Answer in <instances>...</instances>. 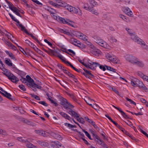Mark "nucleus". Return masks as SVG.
<instances>
[{"instance_id": "nucleus-60", "label": "nucleus", "mask_w": 148, "mask_h": 148, "mask_svg": "<svg viewBox=\"0 0 148 148\" xmlns=\"http://www.w3.org/2000/svg\"><path fill=\"white\" fill-rule=\"evenodd\" d=\"M112 90L114 91V92L116 93L118 95H119L121 96L119 94V92H118V91H117V90H116L115 88H112Z\"/></svg>"}, {"instance_id": "nucleus-40", "label": "nucleus", "mask_w": 148, "mask_h": 148, "mask_svg": "<svg viewBox=\"0 0 148 148\" xmlns=\"http://www.w3.org/2000/svg\"><path fill=\"white\" fill-rule=\"evenodd\" d=\"M30 95L32 96V97L34 98L36 100H40V99L39 96L36 95H35L34 94H31Z\"/></svg>"}, {"instance_id": "nucleus-45", "label": "nucleus", "mask_w": 148, "mask_h": 148, "mask_svg": "<svg viewBox=\"0 0 148 148\" xmlns=\"http://www.w3.org/2000/svg\"><path fill=\"white\" fill-rule=\"evenodd\" d=\"M36 49L37 50L36 51L40 55L43 56H45L43 55V52L41 51L40 50L38 49V48H36Z\"/></svg>"}, {"instance_id": "nucleus-37", "label": "nucleus", "mask_w": 148, "mask_h": 148, "mask_svg": "<svg viewBox=\"0 0 148 148\" xmlns=\"http://www.w3.org/2000/svg\"><path fill=\"white\" fill-rule=\"evenodd\" d=\"M77 120L78 122L81 123L83 124L84 123L85 121L84 119L82 117L80 118H77Z\"/></svg>"}, {"instance_id": "nucleus-13", "label": "nucleus", "mask_w": 148, "mask_h": 148, "mask_svg": "<svg viewBox=\"0 0 148 148\" xmlns=\"http://www.w3.org/2000/svg\"><path fill=\"white\" fill-rule=\"evenodd\" d=\"M3 92L5 93L4 95L5 97H6L11 100L13 101L14 100V99L13 97L12 98L11 97H12V96L10 93H8L7 92L5 91V90H4Z\"/></svg>"}, {"instance_id": "nucleus-55", "label": "nucleus", "mask_w": 148, "mask_h": 148, "mask_svg": "<svg viewBox=\"0 0 148 148\" xmlns=\"http://www.w3.org/2000/svg\"><path fill=\"white\" fill-rule=\"evenodd\" d=\"M26 34L28 35V36H31L32 37V38L34 40L36 38L32 34H29V33L27 31H26Z\"/></svg>"}, {"instance_id": "nucleus-29", "label": "nucleus", "mask_w": 148, "mask_h": 148, "mask_svg": "<svg viewBox=\"0 0 148 148\" xmlns=\"http://www.w3.org/2000/svg\"><path fill=\"white\" fill-rule=\"evenodd\" d=\"M90 52L94 55L97 56L99 53V50L97 49H96L95 50H90Z\"/></svg>"}, {"instance_id": "nucleus-3", "label": "nucleus", "mask_w": 148, "mask_h": 148, "mask_svg": "<svg viewBox=\"0 0 148 148\" xmlns=\"http://www.w3.org/2000/svg\"><path fill=\"white\" fill-rule=\"evenodd\" d=\"M58 20L60 22H62L64 24H67L73 27H75L74 25H75L74 23L69 19H65L61 17H58Z\"/></svg>"}, {"instance_id": "nucleus-12", "label": "nucleus", "mask_w": 148, "mask_h": 148, "mask_svg": "<svg viewBox=\"0 0 148 148\" xmlns=\"http://www.w3.org/2000/svg\"><path fill=\"white\" fill-rule=\"evenodd\" d=\"M41 49L42 50L45 51L49 55H52L54 56H56L55 54V51L53 50L49 49V51H48L43 47Z\"/></svg>"}, {"instance_id": "nucleus-42", "label": "nucleus", "mask_w": 148, "mask_h": 148, "mask_svg": "<svg viewBox=\"0 0 148 148\" xmlns=\"http://www.w3.org/2000/svg\"><path fill=\"white\" fill-rule=\"evenodd\" d=\"M72 130L73 131H76L78 133L82 136L81 137H83V138H84V137H85V136L84 134L83 133H82L78 131L77 129H72Z\"/></svg>"}, {"instance_id": "nucleus-10", "label": "nucleus", "mask_w": 148, "mask_h": 148, "mask_svg": "<svg viewBox=\"0 0 148 148\" xmlns=\"http://www.w3.org/2000/svg\"><path fill=\"white\" fill-rule=\"evenodd\" d=\"M73 8V9H72V13H74L75 14H77L79 15H82V13L81 11L79 9H77L74 7Z\"/></svg>"}, {"instance_id": "nucleus-54", "label": "nucleus", "mask_w": 148, "mask_h": 148, "mask_svg": "<svg viewBox=\"0 0 148 148\" xmlns=\"http://www.w3.org/2000/svg\"><path fill=\"white\" fill-rule=\"evenodd\" d=\"M84 8L86 10L89 11H92V8L90 7H87L86 6H84Z\"/></svg>"}, {"instance_id": "nucleus-5", "label": "nucleus", "mask_w": 148, "mask_h": 148, "mask_svg": "<svg viewBox=\"0 0 148 148\" xmlns=\"http://www.w3.org/2000/svg\"><path fill=\"white\" fill-rule=\"evenodd\" d=\"M125 58L127 61L134 64L136 62L137 58L131 55H127L125 56Z\"/></svg>"}, {"instance_id": "nucleus-46", "label": "nucleus", "mask_w": 148, "mask_h": 148, "mask_svg": "<svg viewBox=\"0 0 148 148\" xmlns=\"http://www.w3.org/2000/svg\"><path fill=\"white\" fill-rule=\"evenodd\" d=\"M80 138L82 140L84 143L87 145H90V144L84 138L81 137Z\"/></svg>"}, {"instance_id": "nucleus-34", "label": "nucleus", "mask_w": 148, "mask_h": 148, "mask_svg": "<svg viewBox=\"0 0 148 148\" xmlns=\"http://www.w3.org/2000/svg\"><path fill=\"white\" fill-rule=\"evenodd\" d=\"M54 137L58 139L62 140L61 136L58 134H54L53 135Z\"/></svg>"}, {"instance_id": "nucleus-62", "label": "nucleus", "mask_w": 148, "mask_h": 148, "mask_svg": "<svg viewBox=\"0 0 148 148\" xmlns=\"http://www.w3.org/2000/svg\"><path fill=\"white\" fill-rule=\"evenodd\" d=\"M99 68L101 69H102L103 71H105L106 70V66H103V65H101L99 64Z\"/></svg>"}, {"instance_id": "nucleus-6", "label": "nucleus", "mask_w": 148, "mask_h": 148, "mask_svg": "<svg viewBox=\"0 0 148 148\" xmlns=\"http://www.w3.org/2000/svg\"><path fill=\"white\" fill-rule=\"evenodd\" d=\"M131 39L134 42H137L138 44H140L142 45H145V44L143 41L142 42L141 40V39L138 38L136 35L132 36L131 37Z\"/></svg>"}, {"instance_id": "nucleus-1", "label": "nucleus", "mask_w": 148, "mask_h": 148, "mask_svg": "<svg viewBox=\"0 0 148 148\" xmlns=\"http://www.w3.org/2000/svg\"><path fill=\"white\" fill-rule=\"evenodd\" d=\"M93 39V40L96 43L98 44L101 47L106 48V43L102 39L100 38L99 37L97 36H94L92 37Z\"/></svg>"}, {"instance_id": "nucleus-22", "label": "nucleus", "mask_w": 148, "mask_h": 148, "mask_svg": "<svg viewBox=\"0 0 148 148\" xmlns=\"http://www.w3.org/2000/svg\"><path fill=\"white\" fill-rule=\"evenodd\" d=\"M58 3H60L59 5H58V6H62L64 8H66L68 5L67 3L63 1H61L60 2H58Z\"/></svg>"}, {"instance_id": "nucleus-63", "label": "nucleus", "mask_w": 148, "mask_h": 148, "mask_svg": "<svg viewBox=\"0 0 148 148\" xmlns=\"http://www.w3.org/2000/svg\"><path fill=\"white\" fill-rule=\"evenodd\" d=\"M90 50H95L96 49H97L96 47H94L93 45H90Z\"/></svg>"}, {"instance_id": "nucleus-58", "label": "nucleus", "mask_w": 148, "mask_h": 148, "mask_svg": "<svg viewBox=\"0 0 148 148\" xmlns=\"http://www.w3.org/2000/svg\"><path fill=\"white\" fill-rule=\"evenodd\" d=\"M105 116L107 117L109 120H110L111 122H112L113 123L115 122L114 121H113L111 117H110V116H109L107 114H106L105 115Z\"/></svg>"}, {"instance_id": "nucleus-21", "label": "nucleus", "mask_w": 148, "mask_h": 148, "mask_svg": "<svg viewBox=\"0 0 148 148\" xmlns=\"http://www.w3.org/2000/svg\"><path fill=\"white\" fill-rule=\"evenodd\" d=\"M37 142L40 145L43 147H45L47 145V143L45 142L39 140L37 141Z\"/></svg>"}, {"instance_id": "nucleus-2", "label": "nucleus", "mask_w": 148, "mask_h": 148, "mask_svg": "<svg viewBox=\"0 0 148 148\" xmlns=\"http://www.w3.org/2000/svg\"><path fill=\"white\" fill-rule=\"evenodd\" d=\"M9 14L12 20L17 23L16 24V25L18 27H21V30L24 32L26 34V31H27L25 27H24L22 24H20L19 21L18 20L16 19L15 17L11 14L9 13Z\"/></svg>"}, {"instance_id": "nucleus-31", "label": "nucleus", "mask_w": 148, "mask_h": 148, "mask_svg": "<svg viewBox=\"0 0 148 148\" xmlns=\"http://www.w3.org/2000/svg\"><path fill=\"white\" fill-rule=\"evenodd\" d=\"M45 8V10L50 12L51 14H55L53 12V10L55 11V10H54L53 9L50 8H49L48 7H46Z\"/></svg>"}, {"instance_id": "nucleus-25", "label": "nucleus", "mask_w": 148, "mask_h": 148, "mask_svg": "<svg viewBox=\"0 0 148 148\" xmlns=\"http://www.w3.org/2000/svg\"><path fill=\"white\" fill-rule=\"evenodd\" d=\"M35 83L34 81V82H27L26 83V85L27 86H28L30 87L31 88H33V86H34V84Z\"/></svg>"}, {"instance_id": "nucleus-41", "label": "nucleus", "mask_w": 148, "mask_h": 148, "mask_svg": "<svg viewBox=\"0 0 148 148\" xmlns=\"http://www.w3.org/2000/svg\"><path fill=\"white\" fill-rule=\"evenodd\" d=\"M77 46L79 47L81 49H83L85 48V45L82 43H80Z\"/></svg>"}, {"instance_id": "nucleus-23", "label": "nucleus", "mask_w": 148, "mask_h": 148, "mask_svg": "<svg viewBox=\"0 0 148 148\" xmlns=\"http://www.w3.org/2000/svg\"><path fill=\"white\" fill-rule=\"evenodd\" d=\"M69 96L71 97V98L74 101L78 104H79V101L76 98V97L73 95L70 94Z\"/></svg>"}, {"instance_id": "nucleus-44", "label": "nucleus", "mask_w": 148, "mask_h": 148, "mask_svg": "<svg viewBox=\"0 0 148 148\" xmlns=\"http://www.w3.org/2000/svg\"><path fill=\"white\" fill-rule=\"evenodd\" d=\"M10 9L14 12H15L16 11L18 10V9L14 7V6H12V7H10Z\"/></svg>"}, {"instance_id": "nucleus-61", "label": "nucleus", "mask_w": 148, "mask_h": 148, "mask_svg": "<svg viewBox=\"0 0 148 148\" xmlns=\"http://www.w3.org/2000/svg\"><path fill=\"white\" fill-rule=\"evenodd\" d=\"M122 132H123V133L127 135L129 137H130L131 135L129 134L127 131L125 130L124 129V130L122 131Z\"/></svg>"}, {"instance_id": "nucleus-27", "label": "nucleus", "mask_w": 148, "mask_h": 148, "mask_svg": "<svg viewBox=\"0 0 148 148\" xmlns=\"http://www.w3.org/2000/svg\"><path fill=\"white\" fill-rule=\"evenodd\" d=\"M126 30L127 31L128 33L131 36V38L132 36H135V34L134 32L132 33V30L128 28H126Z\"/></svg>"}, {"instance_id": "nucleus-38", "label": "nucleus", "mask_w": 148, "mask_h": 148, "mask_svg": "<svg viewBox=\"0 0 148 148\" xmlns=\"http://www.w3.org/2000/svg\"><path fill=\"white\" fill-rule=\"evenodd\" d=\"M91 134L92 135V136L94 137V138H95V139L98 140V139H99V137L96 134H94L93 132H91Z\"/></svg>"}, {"instance_id": "nucleus-47", "label": "nucleus", "mask_w": 148, "mask_h": 148, "mask_svg": "<svg viewBox=\"0 0 148 148\" xmlns=\"http://www.w3.org/2000/svg\"><path fill=\"white\" fill-rule=\"evenodd\" d=\"M38 103H39L41 104L46 107L48 105L44 101H40L38 102Z\"/></svg>"}, {"instance_id": "nucleus-9", "label": "nucleus", "mask_w": 148, "mask_h": 148, "mask_svg": "<svg viewBox=\"0 0 148 148\" xmlns=\"http://www.w3.org/2000/svg\"><path fill=\"white\" fill-rule=\"evenodd\" d=\"M68 113L74 118H79V116L77 113L75 111L72 110V109L71 110H69Z\"/></svg>"}, {"instance_id": "nucleus-50", "label": "nucleus", "mask_w": 148, "mask_h": 148, "mask_svg": "<svg viewBox=\"0 0 148 148\" xmlns=\"http://www.w3.org/2000/svg\"><path fill=\"white\" fill-rule=\"evenodd\" d=\"M20 80L23 83H24L25 84H26L27 82V80H26V79L25 78L22 77L20 79Z\"/></svg>"}, {"instance_id": "nucleus-53", "label": "nucleus", "mask_w": 148, "mask_h": 148, "mask_svg": "<svg viewBox=\"0 0 148 148\" xmlns=\"http://www.w3.org/2000/svg\"><path fill=\"white\" fill-rule=\"evenodd\" d=\"M119 17H120L121 18H122L123 20H124V21H126L125 20H127V18H126L125 16L122 14L119 15Z\"/></svg>"}, {"instance_id": "nucleus-26", "label": "nucleus", "mask_w": 148, "mask_h": 148, "mask_svg": "<svg viewBox=\"0 0 148 148\" xmlns=\"http://www.w3.org/2000/svg\"><path fill=\"white\" fill-rule=\"evenodd\" d=\"M89 2L92 8L95 5H96L97 3L94 0H90Z\"/></svg>"}, {"instance_id": "nucleus-24", "label": "nucleus", "mask_w": 148, "mask_h": 148, "mask_svg": "<svg viewBox=\"0 0 148 148\" xmlns=\"http://www.w3.org/2000/svg\"><path fill=\"white\" fill-rule=\"evenodd\" d=\"M138 86L139 87L141 88L143 90H146L147 89L146 87L144 86V84L141 82L139 81Z\"/></svg>"}, {"instance_id": "nucleus-20", "label": "nucleus", "mask_w": 148, "mask_h": 148, "mask_svg": "<svg viewBox=\"0 0 148 148\" xmlns=\"http://www.w3.org/2000/svg\"><path fill=\"white\" fill-rule=\"evenodd\" d=\"M5 62L6 64L9 66H12L13 65V64L12 62H11V61L10 59L5 58Z\"/></svg>"}, {"instance_id": "nucleus-7", "label": "nucleus", "mask_w": 148, "mask_h": 148, "mask_svg": "<svg viewBox=\"0 0 148 148\" xmlns=\"http://www.w3.org/2000/svg\"><path fill=\"white\" fill-rule=\"evenodd\" d=\"M8 79L12 82L15 83L17 82L18 81V79L17 77L12 73L10 74V76Z\"/></svg>"}, {"instance_id": "nucleus-16", "label": "nucleus", "mask_w": 148, "mask_h": 148, "mask_svg": "<svg viewBox=\"0 0 148 148\" xmlns=\"http://www.w3.org/2000/svg\"><path fill=\"white\" fill-rule=\"evenodd\" d=\"M5 52L8 55L11 57V59H13L15 61L16 60V59L15 58L14 56L11 52L8 51H5Z\"/></svg>"}, {"instance_id": "nucleus-57", "label": "nucleus", "mask_w": 148, "mask_h": 148, "mask_svg": "<svg viewBox=\"0 0 148 148\" xmlns=\"http://www.w3.org/2000/svg\"><path fill=\"white\" fill-rule=\"evenodd\" d=\"M64 124L65 126L68 127L69 128H72V125L67 123H65Z\"/></svg>"}, {"instance_id": "nucleus-51", "label": "nucleus", "mask_w": 148, "mask_h": 148, "mask_svg": "<svg viewBox=\"0 0 148 148\" xmlns=\"http://www.w3.org/2000/svg\"><path fill=\"white\" fill-rule=\"evenodd\" d=\"M67 102H68L67 100L63 98L62 100L60 102V104L62 105V104H67Z\"/></svg>"}, {"instance_id": "nucleus-15", "label": "nucleus", "mask_w": 148, "mask_h": 148, "mask_svg": "<svg viewBox=\"0 0 148 148\" xmlns=\"http://www.w3.org/2000/svg\"><path fill=\"white\" fill-rule=\"evenodd\" d=\"M70 41L71 43L76 46L78 45V44L81 43L80 41L75 38L71 39Z\"/></svg>"}, {"instance_id": "nucleus-11", "label": "nucleus", "mask_w": 148, "mask_h": 148, "mask_svg": "<svg viewBox=\"0 0 148 148\" xmlns=\"http://www.w3.org/2000/svg\"><path fill=\"white\" fill-rule=\"evenodd\" d=\"M59 114L65 119L70 120L71 119V117L69 115L63 112H59Z\"/></svg>"}, {"instance_id": "nucleus-49", "label": "nucleus", "mask_w": 148, "mask_h": 148, "mask_svg": "<svg viewBox=\"0 0 148 148\" xmlns=\"http://www.w3.org/2000/svg\"><path fill=\"white\" fill-rule=\"evenodd\" d=\"M110 42H115L117 41L116 40L115 38L112 37H110Z\"/></svg>"}, {"instance_id": "nucleus-30", "label": "nucleus", "mask_w": 148, "mask_h": 148, "mask_svg": "<svg viewBox=\"0 0 148 148\" xmlns=\"http://www.w3.org/2000/svg\"><path fill=\"white\" fill-rule=\"evenodd\" d=\"M26 146L29 148H37V147L31 143H29L26 145Z\"/></svg>"}, {"instance_id": "nucleus-36", "label": "nucleus", "mask_w": 148, "mask_h": 148, "mask_svg": "<svg viewBox=\"0 0 148 148\" xmlns=\"http://www.w3.org/2000/svg\"><path fill=\"white\" fill-rule=\"evenodd\" d=\"M121 131H123L124 130V129L122 127H121L116 122L113 123Z\"/></svg>"}, {"instance_id": "nucleus-39", "label": "nucleus", "mask_w": 148, "mask_h": 148, "mask_svg": "<svg viewBox=\"0 0 148 148\" xmlns=\"http://www.w3.org/2000/svg\"><path fill=\"white\" fill-rule=\"evenodd\" d=\"M94 140L97 142V143L100 145H101L102 143L104 142L103 140H102L100 137L99 138V139L98 140L95 139Z\"/></svg>"}, {"instance_id": "nucleus-43", "label": "nucleus", "mask_w": 148, "mask_h": 148, "mask_svg": "<svg viewBox=\"0 0 148 148\" xmlns=\"http://www.w3.org/2000/svg\"><path fill=\"white\" fill-rule=\"evenodd\" d=\"M62 105L63 106L64 108L66 110H67V109H69L70 110H71V108H70V107H69V106L67 105L66 104H62Z\"/></svg>"}, {"instance_id": "nucleus-28", "label": "nucleus", "mask_w": 148, "mask_h": 148, "mask_svg": "<svg viewBox=\"0 0 148 148\" xmlns=\"http://www.w3.org/2000/svg\"><path fill=\"white\" fill-rule=\"evenodd\" d=\"M137 73L141 77L144 79H145V77L147 78H148V76L145 75L143 73L140 72H138Z\"/></svg>"}, {"instance_id": "nucleus-56", "label": "nucleus", "mask_w": 148, "mask_h": 148, "mask_svg": "<svg viewBox=\"0 0 148 148\" xmlns=\"http://www.w3.org/2000/svg\"><path fill=\"white\" fill-rule=\"evenodd\" d=\"M49 3L50 4L53 5V6H56L57 7L58 6V5L56 4L52 1H49Z\"/></svg>"}, {"instance_id": "nucleus-19", "label": "nucleus", "mask_w": 148, "mask_h": 148, "mask_svg": "<svg viewBox=\"0 0 148 148\" xmlns=\"http://www.w3.org/2000/svg\"><path fill=\"white\" fill-rule=\"evenodd\" d=\"M24 122L29 125H30L33 126H36V124L34 123L28 121L27 120H25L24 121Z\"/></svg>"}, {"instance_id": "nucleus-17", "label": "nucleus", "mask_w": 148, "mask_h": 148, "mask_svg": "<svg viewBox=\"0 0 148 148\" xmlns=\"http://www.w3.org/2000/svg\"><path fill=\"white\" fill-rule=\"evenodd\" d=\"M59 31L63 33L64 34H66L69 36H72V35L69 32L68 30L66 29H60Z\"/></svg>"}, {"instance_id": "nucleus-18", "label": "nucleus", "mask_w": 148, "mask_h": 148, "mask_svg": "<svg viewBox=\"0 0 148 148\" xmlns=\"http://www.w3.org/2000/svg\"><path fill=\"white\" fill-rule=\"evenodd\" d=\"M136 62H134V64H136L137 66L140 67H143L144 66V63L142 62L138 61L137 58L136 59Z\"/></svg>"}, {"instance_id": "nucleus-4", "label": "nucleus", "mask_w": 148, "mask_h": 148, "mask_svg": "<svg viewBox=\"0 0 148 148\" xmlns=\"http://www.w3.org/2000/svg\"><path fill=\"white\" fill-rule=\"evenodd\" d=\"M106 57L108 60L114 64H117L119 62L118 59L115 56H112L109 53H107L106 55Z\"/></svg>"}, {"instance_id": "nucleus-59", "label": "nucleus", "mask_w": 148, "mask_h": 148, "mask_svg": "<svg viewBox=\"0 0 148 148\" xmlns=\"http://www.w3.org/2000/svg\"><path fill=\"white\" fill-rule=\"evenodd\" d=\"M35 132L36 133L40 135H41V134H42V131H41L40 130H36L35 131Z\"/></svg>"}, {"instance_id": "nucleus-52", "label": "nucleus", "mask_w": 148, "mask_h": 148, "mask_svg": "<svg viewBox=\"0 0 148 148\" xmlns=\"http://www.w3.org/2000/svg\"><path fill=\"white\" fill-rule=\"evenodd\" d=\"M29 46L33 48L35 51H37V50L36 49V48H37L32 43H30V44H29Z\"/></svg>"}, {"instance_id": "nucleus-33", "label": "nucleus", "mask_w": 148, "mask_h": 148, "mask_svg": "<svg viewBox=\"0 0 148 148\" xmlns=\"http://www.w3.org/2000/svg\"><path fill=\"white\" fill-rule=\"evenodd\" d=\"M26 80H27V82H34V80L29 75H27L26 76Z\"/></svg>"}, {"instance_id": "nucleus-48", "label": "nucleus", "mask_w": 148, "mask_h": 148, "mask_svg": "<svg viewBox=\"0 0 148 148\" xmlns=\"http://www.w3.org/2000/svg\"><path fill=\"white\" fill-rule=\"evenodd\" d=\"M19 87L21 90L23 91H25L26 90V88H25L23 84L19 85Z\"/></svg>"}, {"instance_id": "nucleus-32", "label": "nucleus", "mask_w": 148, "mask_h": 148, "mask_svg": "<svg viewBox=\"0 0 148 148\" xmlns=\"http://www.w3.org/2000/svg\"><path fill=\"white\" fill-rule=\"evenodd\" d=\"M24 138H23L22 137H18L17 138V139L21 142H22L24 143L26 142L27 141V139H25Z\"/></svg>"}, {"instance_id": "nucleus-35", "label": "nucleus", "mask_w": 148, "mask_h": 148, "mask_svg": "<svg viewBox=\"0 0 148 148\" xmlns=\"http://www.w3.org/2000/svg\"><path fill=\"white\" fill-rule=\"evenodd\" d=\"M73 7L72 6H71L69 5L68 4L67 5L65 8L67 9L70 12H72V9H73Z\"/></svg>"}, {"instance_id": "nucleus-8", "label": "nucleus", "mask_w": 148, "mask_h": 148, "mask_svg": "<svg viewBox=\"0 0 148 148\" xmlns=\"http://www.w3.org/2000/svg\"><path fill=\"white\" fill-rule=\"evenodd\" d=\"M89 68L92 70H93L95 69V67L97 66H99V64L96 62H92L89 63Z\"/></svg>"}, {"instance_id": "nucleus-64", "label": "nucleus", "mask_w": 148, "mask_h": 148, "mask_svg": "<svg viewBox=\"0 0 148 148\" xmlns=\"http://www.w3.org/2000/svg\"><path fill=\"white\" fill-rule=\"evenodd\" d=\"M85 135L88 137V138L91 140H92V139L91 138L90 135V134L88 133V132H87L85 133Z\"/></svg>"}, {"instance_id": "nucleus-14", "label": "nucleus", "mask_w": 148, "mask_h": 148, "mask_svg": "<svg viewBox=\"0 0 148 148\" xmlns=\"http://www.w3.org/2000/svg\"><path fill=\"white\" fill-rule=\"evenodd\" d=\"M124 11L126 14L130 16H131L133 14L132 12L128 8H125L124 9Z\"/></svg>"}]
</instances>
